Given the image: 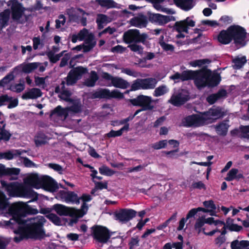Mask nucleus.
I'll return each mask as SVG.
<instances>
[{"label": "nucleus", "instance_id": "obj_31", "mask_svg": "<svg viewBox=\"0 0 249 249\" xmlns=\"http://www.w3.org/2000/svg\"><path fill=\"white\" fill-rule=\"evenodd\" d=\"M229 125L226 123V121H222L215 125V129L219 136H225L228 132Z\"/></svg>", "mask_w": 249, "mask_h": 249}, {"label": "nucleus", "instance_id": "obj_58", "mask_svg": "<svg viewBox=\"0 0 249 249\" xmlns=\"http://www.w3.org/2000/svg\"><path fill=\"white\" fill-rule=\"evenodd\" d=\"M167 144V140H163L159 141L152 145V148L156 150H159L161 148H165Z\"/></svg>", "mask_w": 249, "mask_h": 249}, {"label": "nucleus", "instance_id": "obj_57", "mask_svg": "<svg viewBox=\"0 0 249 249\" xmlns=\"http://www.w3.org/2000/svg\"><path fill=\"white\" fill-rule=\"evenodd\" d=\"M166 92V87L164 85H162L155 89L154 93V96L155 97H159L164 94Z\"/></svg>", "mask_w": 249, "mask_h": 249}, {"label": "nucleus", "instance_id": "obj_2", "mask_svg": "<svg viewBox=\"0 0 249 249\" xmlns=\"http://www.w3.org/2000/svg\"><path fill=\"white\" fill-rule=\"evenodd\" d=\"M13 220L18 225H25L27 220L23 219L27 214H31V207L23 202L15 203L9 208Z\"/></svg>", "mask_w": 249, "mask_h": 249}, {"label": "nucleus", "instance_id": "obj_61", "mask_svg": "<svg viewBox=\"0 0 249 249\" xmlns=\"http://www.w3.org/2000/svg\"><path fill=\"white\" fill-rule=\"evenodd\" d=\"M66 84L67 86H72L76 84L78 81V78H75L71 73L69 72L67 76L65 78Z\"/></svg>", "mask_w": 249, "mask_h": 249}, {"label": "nucleus", "instance_id": "obj_20", "mask_svg": "<svg viewBox=\"0 0 249 249\" xmlns=\"http://www.w3.org/2000/svg\"><path fill=\"white\" fill-rule=\"evenodd\" d=\"M189 99L188 95L179 93L177 95H173L169 100V102L174 106L179 107L184 104Z\"/></svg>", "mask_w": 249, "mask_h": 249}, {"label": "nucleus", "instance_id": "obj_3", "mask_svg": "<svg viewBox=\"0 0 249 249\" xmlns=\"http://www.w3.org/2000/svg\"><path fill=\"white\" fill-rule=\"evenodd\" d=\"M229 29L235 46L238 48L246 46L247 33L245 29L238 25H231Z\"/></svg>", "mask_w": 249, "mask_h": 249}, {"label": "nucleus", "instance_id": "obj_14", "mask_svg": "<svg viewBox=\"0 0 249 249\" xmlns=\"http://www.w3.org/2000/svg\"><path fill=\"white\" fill-rule=\"evenodd\" d=\"M42 189L49 192H56L59 187L56 181L52 177L47 175H44V180Z\"/></svg>", "mask_w": 249, "mask_h": 249}, {"label": "nucleus", "instance_id": "obj_21", "mask_svg": "<svg viewBox=\"0 0 249 249\" xmlns=\"http://www.w3.org/2000/svg\"><path fill=\"white\" fill-rule=\"evenodd\" d=\"M207 73L209 77L207 81V87L209 88H213L217 86L221 81V76L219 73H212L211 70H207Z\"/></svg>", "mask_w": 249, "mask_h": 249}, {"label": "nucleus", "instance_id": "obj_33", "mask_svg": "<svg viewBox=\"0 0 249 249\" xmlns=\"http://www.w3.org/2000/svg\"><path fill=\"white\" fill-rule=\"evenodd\" d=\"M44 180V175L39 176L37 173H32V188H41Z\"/></svg>", "mask_w": 249, "mask_h": 249}, {"label": "nucleus", "instance_id": "obj_17", "mask_svg": "<svg viewBox=\"0 0 249 249\" xmlns=\"http://www.w3.org/2000/svg\"><path fill=\"white\" fill-rule=\"evenodd\" d=\"M74 208L61 204H55L53 206V209L60 216H72V211Z\"/></svg>", "mask_w": 249, "mask_h": 249}, {"label": "nucleus", "instance_id": "obj_24", "mask_svg": "<svg viewBox=\"0 0 249 249\" xmlns=\"http://www.w3.org/2000/svg\"><path fill=\"white\" fill-rule=\"evenodd\" d=\"M23 226H19L18 229L14 231L16 234L26 235L27 238H31V222L26 223L25 225H22Z\"/></svg>", "mask_w": 249, "mask_h": 249}, {"label": "nucleus", "instance_id": "obj_43", "mask_svg": "<svg viewBox=\"0 0 249 249\" xmlns=\"http://www.w3.org/2000/svg\"><path fill=\"white\" fill-rule=\"evenodd\" d=\"M6 124L3 125V129L0 131V142L3 141L7 142L9 141L12 136V134L10 132L5 129Z\"/></svg>", "mask_w": 249, "mask_h": 249}, {"label": "nucleus", "instance_id": "obj_40", "mask_svg": "<svg viewBox=\"0 0 249 249\" xmlns=\"http://www.w3.org/2000/svg\"><path fill=\"white\" fill-rule=\"evenodd\" d=\"M96 2L101 7L107 9L117 8L118 5L113 0H96Z\"/></svg>", "mask_w": 249, "mask_h": 249}, {"label": "nucleus", "instance_id": "obj_9", "mask_svg": "<svg viewBox=\"0 0 249 249\" xmlns=\"http://www.w3.org/2000/svg\"><path fill=\"white\" fill-rule=\"evenodd\" d=\"M129 102L133 106L141 107L145 110H151L154 108L152 105V97L146 95H139L135 98L130 99Z\"/></svg>", "mask_w": 249, "mask_h": 249}, {"label": "nucleus", "instance_id": "obj_8", "mask_svg": "<svg viewBox=\"0 0 249 249\" xmlns=\"http://www.w3.org/2000/svg\"><path fill=\"white\" fill-rule=\"evenodd\" d=\"M208 117H206L197 114H194L186 117L184 119V126L190 127H199L205 124Z\"/></svg>", "mask_w": 249, "mask_h": 249}, {"label": "nucleus", "instance_id": "obj_46", "mask_svg": "<svg viewBox=\"0 0 249 249\" xmlns=\"http://www.w3.org/2000/svg\"><path fill=\"white\" fill-rule=\"evenodd\" d=\"M203 212L204 213H208V212H209L208 209H206L205 208H202V207H198L197 208H193L190 210L186 215V219H188L190 218H192L194 217L197 212Z\"/></svg>", "mask_w": 249, "mask_h": 249}, {"label": "nucleus", "instance_id": "obj_41", "mask_svg": "<svg viewBox=\"0 0 249 249\" xmlns=\"http://www.w3.org/2000/svg\"><path fill=\"white\" fill-rule=\"evenodd\" d=\"M93 36L91 35L90 36H89L88 39H87L85 42L87 45L83 44V49L84 53H87L89 52L91 50H92L96 45L95 41H93Z\"/></svg>", "mask_w": 249, "mask_h": 249}, {"label": "nucleus", "instance_id": "obj_4", "mask_svg": "<svg viewBox=\"0 0 249 249\" xmlns=\"http://www.w3.org/2000/svg\"><path fill=\"white\" fill-rule=\"evenodd\" d=\"M32 220H34L32 222V239L41 241L48 236L44 228V223L46 221L44 217L38 215L36 217H32Z\"/></svg>", "mask_w": 249, "mask_h": 249}, {"label": "nucleus", "instance_id": "obj_56", "mask_svg": "<svg viewBox=\"0 0 249 249\" xmlns=\"http://www.w3.org/2000/svg\"><path fill=\"white\" fill-rule=\"evenodd\" d=\"M140 239L138 235L131 237L128 242L129 249H133L135 247L139 246Z\"/></svg>", "mask_w": 249, "mask_h": 249}, {"label": "nucleus", "instance_id": "obj_7", "mask_svg": "<svg viewBox=\"0 0 249 249\" xmlns=\"http://www.w3.org/2000/svg\"><path fill=\"white\" fill-rule=\"evenodd\" d=\"M124 97L123 93L117 89H114L110 91L108 89L99 88L91 94L92 99H123Z\"/></svg>", "mask_w": 249, "mask_h": 249}, {"label": "nucleus", "instance_id": "obj_25", "mask_svg": "<svg viewBox=\"0 0 249 249\" xmlns=\"http://www.w3.org/2000/svg\"><path fill=\"white\" fill-rule=\"evenodd\" d=\"M10 16V11L8 9L0 13V31L8 25Z\"/></svg>", "mask_w": 249, "mask_h": 249}, {"label": "nucleus", "instance_id": "obj_15", "mask_svg": "<svg viewBox=\"0 0 249 249\" xmlns=\"http://www.w3.org/2000/svg\"><path fill=\"white\" fill-rule=\"evenodd\" d=\"M174 17L162 15L160 14H150L149 15V21L159 25H163L172 20Z\"/></svg>", "mask_w": 249, "mask_h": 249}, {"label": "nucleus", "instance_id": "obj_10", "mask_svg": "<svg viewBox=\"0 0 249 249\" xmlns=\"http://www.w3.org/2000/svg\"><path fill=\"white\" fill-rule=\"evenodd\" d=\"M137 212L131 209H121L114 213V219L122 223H125L135 217Z\"/></svg>", "mask_w": 249, "mask_h": 249}, {"label": "nucleus", "instance_id": "obj_51", "mask_svg": "<svg viewBox=\"0 0 249 249\" xmlns=\"http://www.w3.org/2000/svg\"><path fill=\"white\" fill-rule=\"evenodd\" d=\"M99 173L103 175L107 176H111L113 175L114 172L109 167L106 165H103L99 168Z\"/></svg>", "mask_w": 249, "mask_h": 249}, {"label": "nucleus", "instance_id": "obj_39", "mask_svg": "<svg viewBox=\"0 0 249 249\" xmlns=\"http://www.w3.org/2000/svg\"><path fill=\"white\" fill-rule=\"evenodd\" d=\"M66 202L67 203L75 204L78 205L80 204L79 196L77 194L72 191H68Z\"/></svg>", "mask_w": 249, "mask_h": 249}, {"label": "nucleus", "instance_id": "obj_60", "mask_svg": "<svg viewBox=\"0 0 249 249\" xmlns=\"http://www.w3.org/2000/svg\"><path fill=\"white\" fill-rule=\"evenodd\" d=\"M141 79H137L133 81V83L131 86L130 91H136L140 89H142V82H140Z\"/></svg>", "mask_w": 249, "mask_h": 249}, {"label": "nucleus", "instance_id": "obj_32", "mask_svg": "<svg viewBox=\"0 0 249 249\" xmlns=\"http://www.w3.org/2000/svg\"><path fill=\"white\" fill-rule=\"evenodd\" d=\"M98 79L99 76L97 72L94 71H91L89 77L85 80L84 85L88 87H93Z\"/></svg>", "mask_w": 249, "mask_h": 249}, {"label": "nucleus", "instance_id": "obj_63", "mask_svg": "<svg viewBox=\"0 0 249 249\" xmlns=\"http://www.w3.org/2000/svg\"><path fill=\"white\" fill-rule=\"evenodd\" d=\"M46 55L48 56L50 62L52 63H55L59 60L57 55L54 54V53H53L52 52H46Z\"/></svg>", "mask_w": 249, "mask_h": 249}, {"label": "nucleus", "instance_id": "obj_18", "mask_svg": "<svg viewBox=\"0 0 249 249\" xmlns=\"http://www.w3.org/2000/svg\"><path fill=\"white\" fill-rule=\"evenodd\" d=\"M203 115L211 116L215 119H220L226 116L227 113L222 107L213 106L208 111L204 112Z\"/></svg>", "mask_w": 249, "mask_h": 249}, {"label": "nucleus", "instance_id": "obj_42", "mask_svg": "<svg viewBox=\"0 0 249 249\" xmlns=\"http://www.w3.org/2000/svg\"><path fill=\"white\" fill-rule=\"evenodd\" d=\"M35 142L37 146L44 144L47 142V136L42 132H38L35 137Z\"/></svg>", "mask_w": 249, "mask_h": 249}, {"label": "nucleus", "instance_id": "obj_34", "mask_svg": "<svg viewBox=\"0 0 249 249\" xmlns=\"http://www.w3.org/2000/svg\"><path fill=\"white\" fill-rule=\"evenodd\" d=\"M57 115L58 117H64L66 118L68 116V109L64 108L61 106H58L51 112L50 116Z\"/></svg>", "mask_w": 249, "mask_h": 249}, {"label": "nucleus", "instance_id": "obj_23", "mask_svg": "<svg viewBox=\"0 0 249 249\" xmlns=\"http://www.w3.org/2000/svg\"><path fill=\"white\" fill-rule=\"evenodd\" d=\"M21 71V67L17 66L15 67L13 71L10 72L8 74L4 76L0 81L1 86L4 87L5 85L10 83L12 80L14 79L15 76L14 73L16 75L18 74V72Z\"/></svg>", "mask_w": 249, "mask_h": 249}, {"label": "nucleus", "instance_id": "obj_19", "mask_svg": "<svg viewBox=\"0 0 249 249\" xmlns=\"http://www.w3.org/2000/svg\"><path fill=\"white\" fill-rule=\"evenodd\" d=\"M217 40L222 45H228L231 42L232 40L229 27L226 30H222L219 33Z\"/></svg>", "mask_w": 249, "mask_h": 249}, {"label": "nucleus", "instance_id": "obj_64", "mask_svg": "<svg viewBox=\"0 0 249 249\" xmlns=\"http://www.w3.org/2000/svg\"><path fill=\"white\" fill-rule=\"evenodd\" d=\"M24 83L17 84L15 86L11 87V90L13 91L19 93L24 90Z\"/></svg>", "mask_w": 249, "mask_h": 249}, {"label": "nucleus", "instance_id": "obj_22", "mask_svg": "<svg viewBox=\"0 0 249 249\" xmlns=\"http://www.w3.org/2000/svg\"><path fill=\"white\" fill-rule=\"evenodd\" d=\"M227 95V92L225 89H219L216 93L209 95L206 98V101L210 104H214L217 100L226 97Z\"/></svg>", "mask_w": 249, "mask_h": 249}, {"label": "nucleus", "instance_id": "obj_37", "mask_svg": "<svg viewBox=\"0 0 249 249\" xmlns=\"http://www.w3.org/2000/svg\"><path fill=\"white\" fill-rule=\"evenodd\" d=\"M73 215L72 216H69L71 217V219L70 220V223L71 224H76L78 221L79 218H81L86 214V212H84L82 210H79L76 208H74L72 211Z\"/></svg>", "mask_w": 249, "mask_h": 249}, {"label": "nucleus", "instance_id": "obj_50", "mask_svg": "<svg viewBox=\"0 0 249 249\" xmlns=\"http://www.w3.org/2000/svg\"><path fill=\"white\" fill-rule=\"evenodd\" d=\"M46 217L52 222L54 225L57 226L61 225V220L60 218L55 214L51 213L46 215Z\"/></svg>", "mask_w": 249, "mask_h": 249}, {"label": "nucleus", "instance_id": "obj_12", "mask_svg": "<svg viewBox=\"0 0 249 249\" xmlns=\"http://www.w3.org/2000/svg\"><path fill=\"white\" fill-rule=\"evenodd\" d=\"M196 22L191 19V17H187L184 20L177 21L173 26V29L178 32H185L188 33L190 27L195 26Z\"/></svg>", "mask_w": 249, "mask_h": 249}, {"label": "nucleus", "instance_id": "obj_45", "mask_svg": "<svg viewBox=\"0 0 249 249\" xmlns=\"http://www.w3.org/2000/svg\"><path fill=\"white\" fill-rule=\"evenodd\" d=\"M139 43H132L129 44L127 47L133 52L137 53L139 54H142L143 51V47L138 44Z\"/></svg>", "mask_w": 249, "mask_h": 249}, {"label": "nucleus", "instance_id": "obj_36", "mask_svg": "<svg viewBox=\"0 0 249 249\" xmlns=\"http://www.w3.org/2000/svg\"><path fill=\"white\" fill-rule=\"evenodd\" d=\"M124 131H128V125L123 126L121 129L117 131L114 130H110L108 133L105 134V138H113L121 136Z\"/></svg>", "mask_w": 249, "mask_h": 249}, {"label": "nucleus", "instance_id": "obj_5", "mask_svg": "<svg viewBox=\"0 0 249 249\" xmlns=\"http://www.w3.org/2000/svg\"><path fill=\"white\" fill-rule=\"evenodd\" d=\"M148 36L146 33L141 34L138 29H129L125 32L123 36V41L127 44L132 43L146 44Z\"/></svg>", "mask_w": 249, "mask_h": 249}, {"label": "nucleus", "instance_id": "obj_13", "mask_svg": "<svg viewBox=\"0 0 249 249\" xmlns=\"http://www.w3.org/2000/svg\"><path fill=\"white\" fill-rule=\"evenodd\" d=\"M196 72V71L192 70L183 71L181 73L177 72L171 75L170 78L175 81L176 82H178L179 80L182 82L190 80H193L194 81Z\"/></svg>", "mask_w": 249, "mask_h": 249}, {"label": "nucleus", "instance_id": "obj_48", "mask_svg": "<svg viewBox=\"0 0 249 249\" xmlns=\"http://www.w3.org/2000/svg\"><path fill=\"white\" fill-rule=\"evenodd\" d=\"M177 213H175L172 214V215L166 220L162 224L159 225L157 227V229L158 230H162L167 227L168 224L172 221H175L176 220Z\"/></svg>", "mask_w": 249, "mask_h": 249}, {"label": "nucleus", "instance_id": "obj_6", "mask_svg": "<svg viewBox=\"0 0 249 249\" xmlns=\"http://www.w3.org/2000/svg\"><path fill=\"white\" fill-rule=\"evenodd\" d=\"M91 229L93 238L96 242L102 244L107 243L113 233L106 227L101 225H94Z\"/></svg>", "mask_w": 249, "mask_h": 249}, {"label": "nucleus", "instance_id": "obj_30", "mask_svg": "<svg viewBox=\"0 0 249 249\" xmlns=\"http://www.w3.org/2000/svg\"><path fill=\"white\" fill-rule=\"evenodd\" d=\"M142 89H153L157 83V80L154 78H147L141 79Z\"/></svg>", "mask_w": 249, "mask_h": 249}, {"label": "nucleus", "instance_id": "obj_35", "mask_svg": "<svg viewBox=\"0 0 249 249\" xmlns=\"http://www.w3.org/2000/svg\"><path fill=\"white\" fill-rule=\"evenodd\" d=\"M247 60L245 56L236 57L232 60L233 68L235 70H239L242 68L247 63Z\"/></svg>", "mask_w": 249, "mask_h": 249}, {"label": "nucleus", "instance_id": "obj_52", "mask_svg": "<svg viewBox=\"0 0 249 249\" xmlns=\"http://www.w3.org/2000/svg\"><path fill=\"white\" fill-rule=\"evenodd\" d=\"M240 137L249 139V125H241L240 127Z\"/></svg>", "mask_w": 249, "mask_h": 249}, {"label": "nucleus", "instance_id": "obj_11", "mask_svg": "<svg viewBox=\"0 0 249 249\" xmlns=\"http://www.w3.org/2000/svg\"><path fill=\"white\" fill-rule=\"evenodd\" d=\"M207 68H202L196 70L194 80V84L198 89H201L207 87V81L209 77Z\"/></svg>", "mask_w": 249, "mask_h": 249}, {"label": "nucleus", "instance_id": "obj_47", "mask_svg": "<svg viewBox=\"0 0 249 249\" xmlns=\"http://www.w3.org/2000/svg\"><path fill=\"white\" fill-rule=\"evenodd\" d=\"M21 153L19 150H16V153L13 154L10 151H8L5 152L0 153V158L1 159H4L7 160H10L14 158V155H20Z\"/></svg>", "mask_w": 249, "mask_h": 249}, {"label": "nucleus", "instance_id": "obj_26", "mask_svg": "<svg viewBox=\"0 0 249 249\" xmlns=\"http://www.w3.org/2000/svg\"><path fill=\"white\" fill-rule=\"evenodd\" d=\"M111 85L115 88L125 89L129 86L130 84L129 82L122 78L115 76L112 80Z\"/></svg>", "mask_w": 249, "mask_h": 249}, {"label": "nucleus", "instance_id": "obj_53", "mask_svg": "<svg viewBox=\"0 0 249 249\" xmlns=\"http://www.w3.org/2000/svg\"><path fill=\"white\" fill-rule=\"evenodd\" d=\"M238 173V169L236 168H232L227 173L225 179L228 181H231L234 180L236 174Z\"/></svg>", "mask_w": 249, "mask_h": 249}, {"label": "nucleus", "instance_id": "obj_27", "mask_svg": "<svg viewBox=\"0 0 249 249\" xmlns=\"http://www.w3.org/2000/svg\"><path fill=\"white\" fill-rule=\"evenodd\" d=\"M130 23L132 25L137 27H145L147 25V20L146 17L142 15L140 17L131 18Z\"/></svg>", "mask_w": 249, "mask_h": 249}, {"label": "nucleus", "instance_id": "obj_38", "mask_svg": "<svg viewBox=\"0 0 249 249\" xmlns=\"http://www.w3.org/2000/svg\"><path fill=\"white\" fill-rule=\"evenodd\" d=\"M79 201L82 200L83 203L81 206V208L79 210H82L84 212H88L89 207L86 202H89L92 199V197L90 195L87 194H83L81 196L79 197Z\"/></svg>", "mask_w": 249, "mask_h": 249}, {"label": "nucleus", "instance_id": "obj_54", "mask_svg": "<svg viewBox=\"0 0 249 249\" xmlns=\"http://www.w3.org/2000/svg\"><path fill=\"white\" fill-rule=\"evenodd\" d=\"M209 62L210 61L208 59H197L191 61L190 64L193 67H201Z\"/></svg>", "mask_w": 249, "mask_h": 249}, {"label": "nucleus", "instance_id": "obj_49", "mask_svg": "<svg viewBox=\"0 0 249 249\" xmlns=\"http://www.w3.org/2000/svg\"><path fill=\"white\" fill-rule=\"evenodd\" d=\"M9 206V202L5 194L0 192V210L6 209Z\"/></svg>", "mask_w": 249, "mask_h": 249}, {"label": "nucleus", "instance_id": "obj_55", "mask_svg": "<svg viewBox=\"0 0 249 249\" xmlns=\"http://www.w3.org/2000/svg\"><path fill=\"white\" fill-rule=\"evenodd\" d=\"M5 176L18 175L20 171L18 168H5Z\"/></svg>", "mask_w": 249, "mask_h": 249}, {"label": "nucleus", "instance_id": "obj_28", "mask_svg": "<svg viewBox=\"0 0 249 249\" xmlns=\"http://www.w3.org/2000/svg\"><path fill=\"white\" fill-rule=\"evenodd\" d=\"M173 1L177 6L186 11L191 10L194 6L193 0H173Z\"/></svg>", "mask_w": 249, "mask_h": 249}, {"label": "nucleus", "instance_id": "obj_1", "mask_svg": "<svg viewBox=\"0 0 249 249\" xmlns=\"http://www.w3.org/2000/svg\"><path fill=\"white\" fill-rule=\"evenodd\" d=\"M0 183L2 188L11 197H31V174H29L23 179V183L17 181L8 183L6 181L1 180Z\"/></svg>", "mask_w": 249, "mask_h": 249}, {"label": "nucleus", "instance_id": "obj_29", "mask_svg": "<svg viewBox=\"0 0 249 249\" xmlns=\"http://www.w3.org/2000/svg\"><path fill=\"white\" fill-rule=\"evenodd\" d=\"M96 22L97 24L98 29L101 30L104 28L105 25L111 22V19L105 14H99L97 16Z\"/></svg>", "mask_w": 249, "mask_h": 249}, {"label": "nucleus", "instance_id": "obj_62", "mask_svg": "<svg viewBox=\"0 0 249 249\" xmlns=\"http://www.w3.org/2000/svg\"><path fill=\"white\" fill-rule=\"evenodd\" d=\"M48 166L54 170L55 171L57 172L59 174H62L63 169L62 167L58 164L50 163H49Z\"/></svg>", "mask_w": 249, "mask_h": 249}, {"label": "nucleus", "instance_id": "obj_16", "mask_svg": "<svg viewBox=\"0 0 249 249\" xmlns=\"http://www.w3.org/2000/svg\"><path fill=\"white\" fill-rule=\"evenodd\" d=\"M12 2L11 6L12 18L15 20H19L22 16L25 11L21 3L17 0H11Z\"/></svg>", "mask_w": 249, "mask_h": 249}, {"label": "nucleus", "instance_id": "obj_44", "mask_svg": "<svg viewBox=\"0 0 249 249\" xmlns=\"http://www.w3.org/2000/svg\"><path fill=\"white\" fill-rule=\"evenodd\" d=\"M76 76L80 79L82 75L88 72V69L82 66H78L72 69Z\"/></svg>", "mask_w": 249, "mask_h": 249}, {"label": "nucleus", "instance_id": "obj_59", "mask_svg": "<svg viewBox=\"0 0 249 249\" xmlns=\"http://www.w3.org/2000/svg\"><path fill=\"white\" fill-rule=\"evenodd\" d=\"M205 223V218L203 216L199 217L196 220L194 227L196 230H198V233L201 231V228L204 226Z\"/></svg>", "mask_w": 249, "mask_h": 249}]
</instances>
